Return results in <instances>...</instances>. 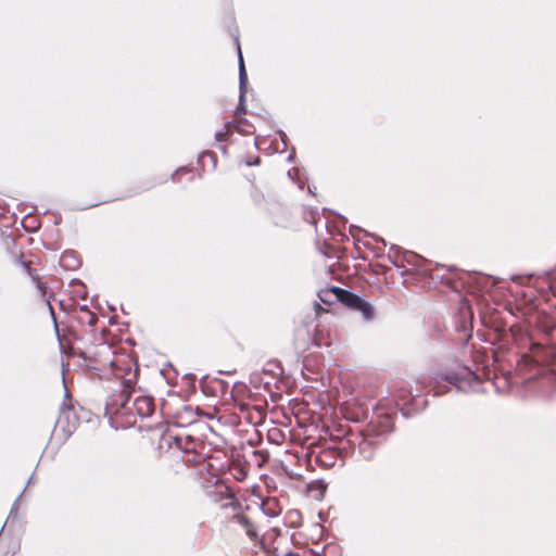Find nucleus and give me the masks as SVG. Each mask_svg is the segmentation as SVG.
<instances>
[{"label": "nucleus", "instance_id": "1", "mask_svg": "<svg viewBox=\"0 0 556 556\" xmlns=\"http://www.w3.org/2000/svg\"><path fill=\"white\" fill-rule=\"evenodd\" d=\"M159 446L161 450H175L181 453L180 460L177 462L180 469H184L185 464L199 465L207 458L206 444L192 435L165 432L160 438Z\"/></svg>", "mask_w": 556, "mask_h": 556}, {"label": "nucleus", "instance_id": "2", "mask_svg": "<svg viewBox=\"0 0 556 556\" xmlns=\"http://www.w3.org/2000/svg\"><path fill=\"white\" fill-rule=\"evenodd\" d=\"M129 378L121 383L117 390L105 402V414L110 416L117 427H131L136 424L135 415L130 412L128 401L136 383V372L129 374Z\"/></svg>", "mask_w": 556, "mask_h": 556}, {"label": "nucleus", "instance_id": "3", "mask_svg": "<svg viewBox=\"0 0 556 556\" xmlns=\"http://www.w3.org/2000/svg\"><path fill=\"white\" fill-rule=\"evenodd\" d=\"M389 258L397 268H404L403 274H416L421 277H429L432 280L441 279L438 266L433 267L431 262L421 257L412 251H401L400 249H392L389 253Z\"/></svg>", "mask_w": 556, "mask_h": 556}, {"label": "nucleus", "instance_id": "4", "mask_svg": "<svg viewBox=\"0 0 556 556\" xmlns=\"http://www.w3.org/2000/svg\"><path fill=\"white\" fill-rule=\"evenodd\" d=\"M79 355L86 361V365L94 370L103 371L113 365L112 348L105 343L89 346Z\"/></svg>", "mask_w": 556, "mask_h": 556}, {"label": "nucleus", "instance_id": "5", "mask_svg": "<svg viewBox=\"0 0 556 556\" xmlns=\"http://www.w3.org/2000/svg\"><path fill=\"white\" fill-rule=\"evenodd\" d=\"M76 406L77 403L74 401L68 390H65L60 414L56 419V427L62 428L63 432L66 434L73 433L79 425Z\"/></svg>", "mask_w": 556, "mask_h": 556}, {"label": "nucleus", "instance_id": "6", "mask_svg": "<svg viewBox=\"0 0 556 556\" xmlns=\"http://www.w3.org/2000/svg\"><path fill=\"white\" fill-rule=\"evenodd\" d=\"M331 292H333L336 298L345 306L359 312L366 320H371L374 318L375 311L372 305L359 295L338 287H333Z\"/></svg>", "mask_w": 556, "mask_h": 556}, {"label": "nucleus", "instance_id": "7", "mask_svg": "<svg viewBox=\"0 0 556 556\" xmlns=\"http://www.w3.org/2000/svg\"><path fill=\"white\" fill-rule=\"evenodd\" d=\"M471 378H476V375L467 367H463L458 372H437L431 377L429 384L434 390V394H442L444 391L440 389L441 381H446L456 388L460 389V383L464 380H470Z\"/></svg>", "mask_w": 556, "mask_h": 556}, {"label": "nucleus", "instance_id": "8", "mask_svg": "<svg viewBox=\"0 0 556 556\" xmlns=\"http://www.w3.org/2000/svg\"><path fill=\"white\" fill-rule=\"evenodd\" d=\"M554 358V351L541 344H532L529 354H525L518 363V368L525 370L532 364L548 365Z\"/></svg>", "mask_w": 556, "mask_h": 556}, {"label": "nucleus", "instance_id": "9", "mask_svg": "<svg viewBox=\"0 0 556 556\" xmlns=\"http://www.w3.org/2000/svg\"><path fill=\"white\" fill-rule=\"evenodd\" d=\"M13 264L25 269L27 275L36 283L37 289L40 291L41 295L45 298L47 294V286L41 281L37 269L33 268V261L27 258L24 253H18L13 255Z\"/></svg>", "mask_w": 556, "mask_h": 556}, {"label": "nucleus", "instance_id": "10", "mask_svg": "<svg viewBox=\"0 0 556 556\" xmlns=\"http://www.w3.org/2000/svg\"><path fill=\"white\" fill-rule=\"evenodd\" d=\"M238 408L240 413V418L245 420L248 424L258 426L263 424L265 420V406L241 403L238 405Z\"/></svg>", "mask_w": 556, "mask_h": 556}, {"label": "nucleus", "instance_id": "11", "mask_svg": "<svg viewBox=\"0 0 556 556\" xmlns=\"http://www.w3.org/2000/svg\"><path fill=\"white\" fill-rule=\"evenodd\" d=\"M231 520L238 525H240L244 531L248 538L253 542L255 546H260L264 548L265 544L263 539L260 536L256 525L252 519H250L244 514H236L232 516Z\"/></svg>", "mask_w": 556, "mask_h": 556}, {"label": "nucleus", "instance_id": "12", "mask_svg": "<svg viewBox=\"0 0 556 556\" xmlns=\"http://www.w3.org/2000/svg\"><path fill=\"white\" fill-rule=\"evenodd\" d=\"M238 59H239V105L236 110L237 113L239 111L244 110L245 103V94H247V85H248V75L241 53L240 46L238 45Z\"/></svg>", "mask_w": 556, "mask_h": 556}, {"label": "nucleus", "instance_id": "13", "mask_svg": "<svg viewBox=\"0 0 556 556\" xmlns=\"http://www.w3.org/2000/svg\"><path fill=\"white\" fill-rule=\"evenodd\" d=\"M154 400L152 396L148 395H138L132 403V408L141 418H146L152 415L154 412Z\"/></svg>", "mask_w": 556, "mask_h": 556}, {"label": "nucleus", "instance_id": "14", "mask_svg": "<svg viewBox=\"0 0 556 556\" xmlns=\"http://www.w3.org/2000/svg\"><path fill=\"white\" fill-rule=\"evenodd\" d=\"M313 342L316 346H329L332 342L330 327L325 324H317L313 333Z\"/></svg>", "mask_w": 556, "mask_h": 556}, {"label": "nucleus", "instance_id": "15", "mask_svg": "<svg viewBox=\"0 0 556 556\" xmlns=\"http://www.w3.org/2000/svg\"><path fill=\"white\" fill-rule=\"evenodd\" d=\"M76 318L83 325H88L90 327L94 326L98 321V316L93 312H91L87 306H80L76 311Z\"/></svg>", "mask_w": 556, "mask_h": 556}, {"label": "nucleus", "instance_id": "16", "mask_svg": "<svg viewBox=\"0 0 556 556\" xmlns=\"http://www.w3.org/2000/svg\"><path fill=\"white\" fill-rule=\"evenodd\" d=\"M358 452L366 460H372L376 454V445L371 440L364 438L358 444Z\"/></svg>", "mask_w": 556, "mask_h": 556}, {"label": "nucleus", "instance_id": "17", "mask_svg": "<svg viewBox=\"0 0 556 556\" xmlns=\"http://www.w3.org/2000/svg\"><path fill=\"white\" fill-rule=\"evenodd\" d=\"M339 455L338 451L334 448L323 450L316 456V460L326 467H330L334 464L337 456Z\"/></svg>", "mask_w": 556, "mask_h": 556}, {"label": "nucleus", "instance_id": "18", "mask_svg": "<svg viewBox=\"0 0 556 556\" xmlns=\"http://www.w3.org/2000/svg\"><path fill=\"white\" fill-rule=\"evenodd\" d=\"M61 265L65 268L75 269L79 267L80 260L76 256L75 252L66 251L61 256Z\"/></svg>", "mask_w": 556, "mask_h": 556}, {"label": "nucleus", "instance_id": "19", "mask_svg": "<svg viewBox=\"0 0 556 556\" xmlns=\"http://www.w3.org/2000/svg\"><path fill=\"white\" fill-rule=\"evenodd\" d=\"M302 217L306 223L312 226H316L319 220V213L317 210L311 207H304L302 210Z\"/></svg>", "mask_w": 556, "mask_h": 556}, {"label": "nucleus", "instance_id": "20", "mask_svg": "<svg viewBox=\"0 0 556 556\" xmlns=\"http://www.w3.org/2000/svg\"><path fill=\"white\" fill-rule=\"evenodd\" d=\"M250 198L254 205H262L265 202L264 192L254 184L251 186Z\"/></svg>", "mask_w": 556, "mask_h": 556}, {"label": "nucleus", "instance_id": "21", "mask_svg": "<svg viewBox=\"0 0 556 556\" xmlns=\"http://www.w3.org/2000/svg\"><path fill=\"white\" fill-rule=\"evenodd\" d=\"M216 489L218 490L219 494L226 498L231 500L230 505L233 507L239 506V502L236 500L235 495L232 494L231 490L224 483H217Z\"/></svg>", "mask_w": 556, "mask_h": 556}, {"label": "nucleus", "instance_id": "22", "mask_svg": "<svg viewBox=\"0 0 556 556\" xmlns=\"http://www.w3.org/2000/svg\"><path fill=\"white\" fill-rule=\"evenodd\" d=\"M276 143V147L274 148L275 151H279V144L282 146V151L286 150L288 141L281 140V141H254V144L257 149L263 148H271Z\"/></svg>", "mask_w": 556, "mask_h": 556}, {"label": "nucleus", "instance_id": "23", "mask_svg": "<svg viewBox=\"0 0 556 556\" xmlns=\"http://www.w3.org/2000/svg\"><path fill=\"white\" fill-rule=\"evenodd\" d=\"M253 456L258 467H263L269 459V453L267 451H254Z\"/></svg>", "mask_w": 556, "mask_h": 556}, {"label": "nucleus", "instance_id": "24", "mask_svg": "<svg viewBox=\"0 0 556 556\" xmlns=\"http://www.w3.org/2000/svg\"><path fill=\"white\" fill-rule=\"evenodd\" d=\"M191 172L188 169V168H179L178 170H176L173 175H172V180L174 182H180L181 181V176L182 175H190Z\"/></svg>", "mask_w": 556, "mask_h": 556}, {"label": "nucleus", "instance_id": "25", "mask_svg": "<svg viewBox=\"0 0 556 556\" xmlns=\"http://www.w3.org/2000/svg\"><path fill=\"white\" fill-rule=\"evenodd\" d=\"M320 312H327L320 304H316V314L318 315Z\"/></svg>", "mask_w": 556, "mask_h": 556}, {"label": "nucleus", "instance_id": "26", "mask_svg": "<svg viewBox=\"0 0 556 556\" xmlns=\"http://www.w3.org/2000/svg\"><path fill=\"white\" fill-rule=\"evenodd\" d=\"M223 137H224V134H223L222 131H217V132L215 134V139H216V140L223 139Z\"/></svg>", "mask_w": 556, "mask_h": 556}, {"label": "nucleus", "instance_id": "27", "mask_svg": "<svg viewBox=\"0 0 556 556\" xmlns=\"http://www.w3.org/2000/svg\"><path fill=\"white\" fill-rule=\"evenodd\" d=\"M258 163H260V159L258 157H256L254 162L247 161L248 165H253V164H258Z\"/></svg>", "mask_w": 556, "mask_h": 556}, {"label": "nucleus", "instance_id": "28", "mask_svg": "<svg viewBox=\"0 0 556 556\" xmlns=\"http://www.w3.org/2000/svg\"><path fill=\"white\" fill-rule=\"evenodd\" d=\"M275 225L276 226H280V227H286L287 226L286 224L282 223V220H276Z\"/></svg>", "mask_w": 556, "mask_h": 556}, {"label": "nucleus", "instance_id": "29", "mask_svg": "<svg viewBox=\"0 0 556 556\" xmlns=\"http://www.w3.org/2000/svg\"><path fill=\"white\" fill-rule=\"evenodd\" d=\"M278 132H279V135L281 136V137H280V140L287 139V138H286V136L283 135V132H282L281 130H279Z\"/></svg>", "mask_w": 556, "mask_h": 556}, {"label": "nucleus", "instance_id": "30", "mask_svg": "<svg viewBox=\"0 0 556 556\" xmlns=\"http://www.w3.org/2000/svg\"><path fill=\"white\" fill-rule=\"evenodd\" d=\"M285 215H286V214H285L283 212H281V213H280V216H278V217H279V219H282V218L285 217Z\"/></svg>", "mask_w": 556, "mask_h": 556}, {"label": "nucleus", "instance_id": "31", "mask_svg": "<svg viewBox=\"0 0 556 556\" xmlns=\"http://www.w3.org/2000/svg\"><path fill=\"white\" fill-rule=\"evenodd\" d=\"M256 140H260V139H265V137H262V136H256L255 137Z\"/></svg>", "mask_w": 556, "mask_h": 556}, {"label": "nucleus", "instance_id": "32", "mask_svg": "<svg viewBox=\"0 0 556 556\" xmlns=\"http://www.w3.org/2000/svg\"><path fill=\"white\" fill-rule=\"evenodd\" d=\"M441 282H443V280H442V279H441ZM444 283H445V285H448V283H450V281H448V280H446V281H444Z\"/></svg>", "mask_w": 556, "mask_h": 556}]
</instances>
